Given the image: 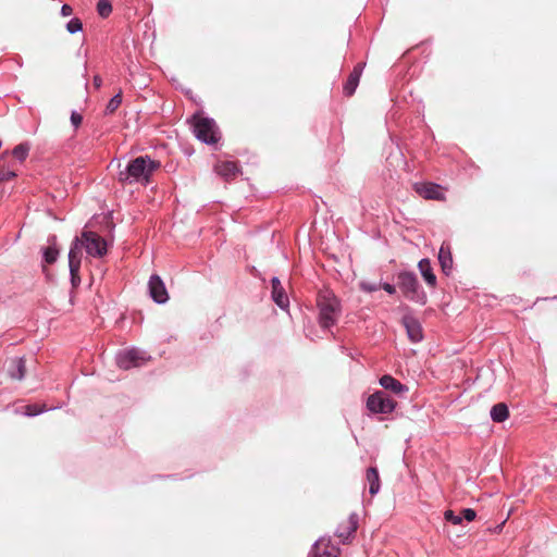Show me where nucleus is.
Instances as JSON below:
<instances>
[{"instance_id": "f257e3e1", "label": "nucleus", "mask_w": 557, "mask_h": 557, "mask_svg": "<svg viewBox=\"0 0 557 557\" xmlns=\"http://www.w3.org/2000/svg\"><path fill=\"white\" fill-rule=\"evenodd\" d=\"M161 166L159 161L149 156H139L132 159L124 170L117 173V180L122 184H143L148 185L152 174Z\"/></svg>"}, {"instance_id": "f03ea898", "label": "nucleus", "mask_w": 557, "mask_h": 557, "mask_svg": "<svg viewBox=\"0 0 557 557\" xmlns=\"http://www.w3.org/2000/svg\"><path fill=\"white\" fill-rule=\"evenodd\" d=\"M317 307L319 309L318 322L321 329L329 330L336 325L342 313V306L332 290L324 288L318 293Z\"/></svg>"}, {"instance_id": "7ed1b4c3", "label": "nucleus", "mask_w": 557, "mask_h": 557, "mask_svg": "<svg viewBox=\"0 0 557 557\" xmlns=\"http://www.w3.org/2000/svg\"><path fill=\"white\" fill-rule=\"evenodd\" d=\"M193 132L203 144L213 145L220 140V132L213 119L194 116Z\"/></svg>"}, {"instance_id": "20e7f679", "label": "nucleus", "mask_w": 557, "mask_h": 557, "mask_svg": "<svg viewBox=\"0 0 557 557\" xmlns=\"http://www.w3.org/2000/svg\"><path fill=\"white\" fill-rule=\"evenodd\" d=\"M397 403L385 392L376 391L367 398L366 407L372 414H389Z\"/></svg>"}, {"instance_id": "39448f33", "label": "nucleus", "mask_w": 557, "mask_h": 557, "mask_svg": "<svg viewBox=\"0 0 557 557\" xmlns=\"http://www.w3.org/2000/svg\"><path fill=\"white\" fill-rule=\"evenodd\" d=\"M83 246L89 256L101 258L107 253V242L95 232L86 231L82 234Z\"/></svg>"}, {"instance_id": "423d86ee", "label": "nucleus", "mask_w": 557, "mask_h": 557, "mask_svg": "<svg viewBox=\"0 0 557 557\" xmlns=\"http://www.w3.org/2000/svg\"><path fill=\"white\" fill-rule=\"evenodd\" d=\"M144 360V352L136 348L122 350L115 357L117 367L123 370L138 367Z\"/></svg>"}, {"instance_id": "0eeeda50", "label": "nucleus", "mask_w": 557, "mask_h": 557, "mask_svg": "<svg viewBox=\"0 0 557 557\" xmlns=\"http://www.w3.org/2000/svg\"><path fill=\"white\" fill-rule=\"evenodd\" d=\"M358 529V515L352 512L348 519L338 524L335 535L345 544L348 543Z\"/></svg>"}, {"instance_id": "6e6552de", "label": "nucleus", "mask_w": 557, "mask_h": 557, "mask_svg": "<svg viewBox=\"0 0 557 557\" xmlns=\"http://www.w3.org/2000/svg\"><path fill=\"white\" fill-rule=\"evenodd\" d=\"M148 292L152 300L157 304H165L169 300L166 287L161 277L157 274L150 276Z\"/></svg>"}, {"instance_id": "1a4fd4ad", "label": "nucleus", "mask_w": 557, "mask_h": 557, "mask_svg": "<svg viewBox=\"0 0 557 557\" xmlns=\"http://www.w3.org/2000/svg\"><path fill=\"white\" fill-rule=\"evenodd\" d=\"M339 548L332 543L330 537H320L312 547L313 557H339Z\"/></svg>"}, {"instance_id": "9d476101", "label": "nucleus", "mask_w": 557, "mask_h": 557, "mask_svg": "<svg viewBox=\"0 0 557 557\" xmlns=\"http://www.w3.org/2000/svg\"><path fill=\"white\" fill-rule=\"evenodd\" d=\"M363 67H364L363 63H358L355 65V67L350 72L347 81L345 82V84L343 86V92L345 96L351 97L355 94V91L359 85Z\"/></svg>"}, {"instance_id": "9b49d317", "label": "nucleus", "mask_w": 557, "mask_h": 557, "mask_svg": "<svg viewBox=\"0 0 557 557\" xmlns=\"http://www.w3.org/2000/svg\"><path fill=\"white\" fill-rule=\"evenodd\" d=\"M379 383L384 389L391 391L396 396L401 397L408 392V387L405 384L389 374L382 375Z\"/></svg>"}, {"instance_id": "f8f14e48", "label": "nucleus", "mask_w": 557, "mask_h": 557, "mask_svg": "<svg viewBox=\"0 0 557 557\" xmlns=\"http://www.w3.org/2000/svg\"><path fill=\"white\" fill-rule=\"evenodd\" d=\"M272 285V299L273 301L281 308L286 309L289 306V299L286 295L281 281L278 277L274 276L271 280Z\"/></svg>"}, {"instance_id": "ddd939ff", "label": "nucleus", "mask_w": 557, "mask_h": 557, "mask_svg": "<svg viewBox=\"0 0 557 557\" xmlns=\"http://www.w3.org/2000/svg\"><path fill=\"white\" fill-rule=\"evenodd\" d=\"M214 171L218 175L230 181L235 178L239 173V166L233 161H221L215 164Z\"/></svg>"}, {"instance_id": "4468645a", "label": "nucleus", "mask_w": 557, "mask_h": 557, "mask_svg": "<svg viewBox=\"0 0 557 557\" xmlns=\"http://www.w3.org/2000/svg\"><path fill=\"white\" fill-rule=\"evenodd\" d=\"M420 196L432 200L445 199L443 187L434 183L420 184Z\"/></svg>"}, {"instance_id": "2eb2a0df", "label": "nucleus", "mask_w": 557, "mask_h": 557, "mask_svg": "<svg viewBox=\"0 0 557 557\" xmlns=\"http://www.w3.org/2000/svg\"><path fill=\"white\" fill-rule=\"evenodd\" d=\"M82 240H79L78 237H76L70 248L69 251V268H81L82 263V248H83Z\"/></svg>"}, {"instance_id": "dca6fc26", "label": "nucleus", "mask_w": 557, "mask_h": 557, "mask_svg": "<svg viewBox=\"0 0 557 557\" xmlns=\"http://www.w3.org/2000/svg\"><path fill=\"white\" fill-rule=\"evenodd\" d=\"M26 373V362L24 357H15L11 360L9 375L14 380H23Z\"/></svg>"}, {"instance_id": "f3484780", "label": "nucleus", "mask_w": 557, "mask_h": 557, "mask_svg": "<svg viewBox=\"0 0 557 557\" xmlns=\"http://www.w3.org/2000/svg\"><path fill=\"white\" fill-rule=\"evenodd\" d=\"M366 481L369 484V493L376 495L381 488V480L376 467H369L366 472Z\"/></svg>"}, {"instance_id": "a211bd4d", "label": "nucleus", "mask_w": 557, "mask_h": 557, "mask_svg": "<svg viewBox=\"0 0 557 557\" xmlns=\"http://www.w3.org/2000/svg\"><path fill=\"white\" fill-rule=\"evenodd\" d=\"M400 288L406 293H414L417 278L412 272H400L397 276Z\"/></svg>"}, {"instance_id": "6ab92c4d", "label": "nucleus", "mask_w": 557, "mask_h": 557, "mask_svg": "<svg viewBox=\"0 0 557 557\" xmlns=\"http://www.w3.org/2000/svg\"><path fill=\"white\" fill-rule=\"evenodd\" d=\"M491 417L494 422H504L509 417L508 407L504 403H498L492 407Z\"/></svg>"}, {"instance_id": "aec40b11", "label": "nucleus", "mask_w": 557, "mask_h": 557, "mask_svg": "<svg viewBox=\"0 0 557 557\" xmlns=\"http://www.w3.org/2000/svg\"><path fill=\"white\" fill-rule=\"evenodd\" d=\"M420 272L424 278V281L432 287L435 286L436 276L432 272L430 268V262L428 259L420 260Z\"/></svg>"}, {"instance_id": "412c9836", "label": "nucleus", "mask_w": 557, "mask_h": 557, "mask_svg": "<svg viewBox=\"0 0 557 557\" xmlns=\"http://www.w3.org/2000/svg\"><path fill=\"white\" fill-rule=\"evenodd\" d=\"M438 260L444 272H447L451 269L453 259L449 249H446L442 246L438 253Z\"/></svg>"}, {"instance_id": "4be33fe9", "label": "nucleus", "mask_w": 557, "mask_h": 557, "mask_svg": "<svg viewBox=\"0 0 557 557\" xmlns=\"http://www.w3.org/2000/svg\"><path fill=\"white\" fill-rule=\"evenodd\" d=\"M29 150H30L29 143H22L13 148L12 156L15 159H17L20 162H23L27 158Z\"/></svg>"}, {"instance_id": "5701e85b", "label": "nucleus", "mask_w": 557, "mask_h": 557, "mask_svg": "<svg viewBox=\"0 0 557 557\" xmlns=\"http://www.w3.org/2000/svg\"><path fill=\"white\" fill-rule=\"evenodd\" d=\"M42 257L46 263L52 264L59 257V249L55 246H48L44 248Z\"/></svg>"}, {"instance_id": "b1692460", "label": "nucleus", "mask_w": 557, "mask_h": 557, "mask_svg": "<svg viewBox=\"0 0 557 557\" xmlns=\"http://www.w3.org/2000/svg\"><path fill=\"white\" fill-rule=\"evenodd\" d=\"M122 102V92L115 94L108 102L106 107V114H112L116 111Z\"/></svg>"}, {"instance_id": "393cba45", "label": "nucleus", "mask_w": 557, "mask_h": 557, "mask_svg": "<svg viewBox=\"0 0 557 557\" xmlns=\"http://www.w3.org/2000/svg\"><path fill=\"white\" fill-rule=\"evenodd\" d=\"M97 12L101 17H108L112 12V5L108 0H99L97 3Z\"/></svg>"}, {"instance_id": "a878e982", "label": "nucleus", "mask_w": 557, "mask_h": 557, "mask_svg": "<svg viewBox=\"0 0 557 557\" xmlns=\"http://www.w3.org/2000/svg\"><path fill=\"white\" fill-rule=\"evenodd\" d=\"M48 410L45 406H40L38 404L27 405L24 408V414L27 417H36L42 412Z\"/></svg>"}, {"instance_id": "bb28decb", "label": "nucleus", "mask_w": 557, "mask_h": 557, "mask_svg": "<svg viewBox=\"0 0 557 557\" xmlns=\"http://www.w3.org/2000/svg\"><path fill=\"white\" fill-rule=\"evenodd\" d=\"M83 29V23L78 17H73L66 23V30L76 34Z\"/></svg>"}, {"instance_id": "cd10ccee", "label": "nucleus", "mask_w": 557, "mask_h": 557, "mask_svg": "<svg viewBox=\"0 0 557 557\" xmlns=\"http://www.w3.org/2000/svg\"><path fill=\"white\" fill-rule=\"evenodd\" d=\"M445 519L454 524H459L462 521L461 515H456L453 510L445 511Z\"/></svg>"}, {"instance_id": "c85d7f7f", "label": "nucleus", "mask_w": 557, "mask_h": 557, "mask_svg": "<svg viewBox=\"0 0 557 557\" xmlns=\"http://www.w3.org/2000/svg\"><path fill=\"white\" fill-rule=\"evenodd\" d=\"M79 270L81 268H75V271L74 268H70V276L73 287H77L81 283Z\"/></svg>"}, {"instance_id": "c756f323", "label": "nucleus", "mask_w": 557, "mask_h": 557, "mask_svg": "<svg viewBox=\"0 0 557 557\" xmlns=\"http://www.w3.org/2000/svg\"><path fill=\"white\" fill-rule=\"evenodd\" d=\"M70 120H71L72 125L76 129L81 126V124L83 122V116L77 111H72Z\"/></svg>"}, {"instance_id": "7c9ffc66", "label": "nucleus", "mask_w": 557, "mask_h": 557, "mask_svg": "<svg viewBox=\"0 0 557 557\" xmlns=\"http://www.w3.org/2000/svg\"><path fill=\"white\" fill-rule=\"evenodd\" d=\"M406 330H407V334H408L409 338L412 342L418 341V326L406 323Z\"/></svg>"}, {"instance_id": "2f4dec72", "label": "nucleus", "mask_w": 557, "mask_h": 557, "mask_svg": "<svg viewBox=\"0 0 557 557\" xmlns=\"http://www.w3.org/2000/svg\"><path fill=\"white\" fill-rule=\"evenodd\" d=\"M475 516H476L475 511L471 508H467L461 511L462 519H466L467 521L474 520Z\"/></svg>"}, {"instance_id": "473e14b6", "label": "nucleus", "mask_w": 557, "mask_h": 557, "mask_svg": "<svg viewBox=\"0 0 557 557\" xmlns=\"http://www.w3.org/2000/svg\"><path fill=\"white\" fill-rule=\"evenodd\" d=\"M361 287L363 290L371 293V292L377 290L381 286H380V284L364 282L361 284Z\"/></svg>"}, {"instance_id": "72a5a7b5", "label": "nucleus", "mask_w": 557, "mask_h": 557, "mask_svg": "<svg viewBox=\"0 0 557 557\" xmlns=\"http://www.w3.org/2000/svg\"><path fill=\"white\" fill-rule=\"evenodd\" d=\"M73 13V9L70 4H63L61 7V15L62 16H70Z\"/></svg>"}, {"instance_id": "f704fd0d", "label": "nucleus", "mask_w": 557, "mask_h": 557, "mask_svg": "<svg viewBox=\"0 0 557 557\" xmlns=\"http://www.w3.org/2000/svg\"><path fill=\"white\" fill-rule=\"evenodd\" d=\"M15 176H16V174L13 171H3L0 174V180L8 181V180H11V178H13Z\"/></svg>"}, {"instance_id": "c9c22d12", "label": "nucleus", "mask_w": 557, "mask_h": 557, "mask_svg": "<svg viewBox=\"0 0 557 557\" xmlns=\"http://www.w3.org/2000/svg\"><path fill=\"white\" fill-rule=\"evenodd\" d=\"M382 288H383L384 290H386L388 294H394V293H395V286H394V285H392V284H389V283H384V284L382 285Z\"/></svg>"}, {"instance_id": "e433bc0d", "label": "nucleus", "mask_w": 557, "mask_h": 557, "mask_svg": "<svg viewBox=\"0 0 557 557\" xmlns=\"http://www.w3.org/2000/svg\"><path fill=\"white\" fill-rule=\"evenodd\" d=\"M92 83L96 88H100L102 85V78L99 75L94 76Z\"/></svg>"}, {"instance_id": "4c0bfd02", "label": "nucleus", "mask_w": 557, "mask_h": 557, "mask_svg": "<svg viewBox=\"0 0 557 557\" xmlns=\"http://www.w3.org/2000/svg\"><path fill=\"white\" fill-rule=\"evenodd\" d=\"M412 188L418 193V183H413Z\"/></svg>"}]
</instances>
